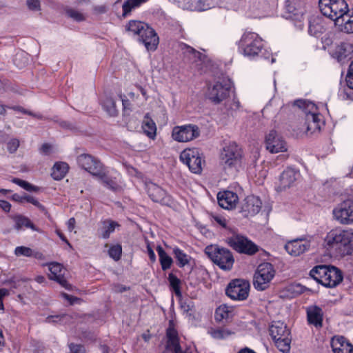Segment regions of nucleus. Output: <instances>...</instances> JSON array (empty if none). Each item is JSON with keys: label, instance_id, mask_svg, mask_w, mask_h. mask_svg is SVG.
I'll use <instances>...</instances> for the list:
<instances>
[{"label": "nucleus", "instance_id": "f257e3e1", "mask_svg": "<svg viewBox=\"0 0 353 353\" xmlns=\"http://www.w3.org/2000/svg\"><path fill=\"white\" fill-rule=\"evenodd\" d=\"M126 30L139 36V41L143 43L148 50L154 51L159 44V37L154 30L147 23L140 21H130Z\"/></svg>", "mask_w": 353, "mask_h": 353}, {"label": "nucleus", "instance_id": "f03ea898", "mask_svg": "<svg viewBox=\"0 0 353 353\" xmlns=\"http://www.w3.org/2000/svg\"><path fill=\"white\" fill-rule=\"evenodd\" d=\"M205 253L221 270L228 271L232 268L234 259L228 249L220 248L216 245H210L205 248Z\"/></svg>", "mask_w": 353, "mask_h": 353}, {"label": "nucleus", "instance_id": "7ed1b4c3", "mask_svg": "<svg viewBox=\"0 0 353 353\" xmlns=\"http://www.w3.org/2000/svg\"><path fill=\"white\" fill-rule=\"evenodd\" d=\"M270 334L279 351L288 353L290 350V331L287 325L281 321L274 322L269 329Z\"/></svg>", "mask_w": 353, "mask_h": 353}, {"label": "nucleus", "instance_id": "20e7f679", "mask_svg": "<svg viewBox=\"0 0 353 353\" xmlns=\"http://www.w3.org/2000/svg\"><path fill=\"white\" fill-rule=\"evenodd\" d=\"M319 6L324 16L335 21L344 17L348 11L345 0H319Z\"/></svg>", "mask_w": 353, "mask_h": 353}, {"label": "nucleus", "instance_id": "39448f33", "mask_svg": "<svg viewBox=\"0 0 353 353\" xmlns=\"http://www.w3.org/2000/svg\"><path fill=\"white\" fill-rule=\"evenodd\" d=\"M239 48L245 56L255 57L262 50L263 45L262 39L255 32H245L239 43Z\"/></svg>", "mask_w": 353, "mask_h": 353}, {"label": "nucleus", "instance_id": "423d86ee", "mask_svg": "<svg viewBox=\"0 0 353 353\" xmlns=\"http://www.w3.org/2000/svg\"><path fill=\"white\" fill-rule=\"evenodd\" d=\"M275 275L273 265L270 263H261L254 275L253 285L257 290L263 291L269 288Z\"/></svg>", "mask_w": 353, "mask_h": 353}, {"label": "nucleus", "instance_id": "0eeeda50", "mask_svg": "<svg viewBox=\"0 0 353 353\" xmlns=\"http://www.w3.org/2000/svg\"><path fill=\"white\" fill-rule=\"evenodd\" d=\"M227 243L235 251L241 254L252 256L259 251V246L241 234H235L228 237Z\"/></svg>", "mask_w": 353, "mask_h": 353}, {"label": "nucleus", "instance_id": "6e6552de", "mask_svg": "<svg viewBox=\"0 0 353 353\" xmlns=\"http://www.w3.org/2000/svg\"><path fill=\"white\" fill-rule=\"evenodd\" d=\"M231 88V81L223 79L208 86L207 97L213 103L219 104L229 97Z\"/></svg>", "mask_w": 353, "mask_h": 353}, {"label": "nucleus", "instance_id": "1a4fd4ad", "mask_svg": "<svg viewBox=\"0 0 353 353\" xmlns=\"http://www.w3.org/2000/svg\"><path fill=\"white\" fill-rule=\"evenodd\" d=\"M332 215L340 224H353V199H347L339 203L333 209Z\"/></svg>", "mask_w": 353, "mask_h": 353}, {"label": "nucleus", "instance_id": "9d476101", "mask_svg": "<svg viewBox=\"0 0 353 353\" xmlns=\"http://www.w3.org/2000/svg\"><path fill=\"white\" fill-rule=\"evenodd\" d=\"M242 152L235 143L225 146L221 154V161L224 168H238L241 164Z\"/></svg>", "mask_w": 353, "mask_h": 353}, {"label": "nucleus", "instance_id": "9b49d317", "mask_svg": "<svg viewBox=\"0 0 353 353\" xmlns=\"http://www.w3.org/2000/svg\"><path fill=\"white\" fill-rule=\"evenodd\" d=\"M250 283L244 279H234L231 281L226 290L225 294L234 301H244L249 295Z\"/></svg>", "mask_w": 353, "mask_h": 353}, {"label": "nucleus", "instance_id": "f8f14e48", "mask_svg": "<svg viewBox=\"0 0 353 353\" xmlns=\"http://www.w3.org/2000/svg\"><path fill=\"white\" fill-rule=\"evenodd\" d=\"M181 161L187 165L190 170L195 174H199L202 171V165L204 161L201 154L196 148L184 150L180 154Z\"/></svg>", "mask_w": 353, "mask_h": 353}, {"label": "nucleus", "instance_id": "ddd939ff", "mask_svg": "<svg viewBox=\"0 0 353 353\" xmlns=\"http://www.w3.org/2000/svg\"><path fill=\"white\" fill-rule=\"evenodd\" d=\"M200 135V130L196 125H185L174 127L172 137L178 142H188L192 141Z\"/></svg>", "mask_w": 353, "mask_h": 353}, {"label": "nucleus", "instance_id": "4468645a", "mask_svg": "<svg viewBox=\"0 0 353 353\" xmlns=\"http://www.w3.org/2000/svg\"><path fill=\"white\" fill-rule=\"evenodd\" d=\"M166 345L167 350L172 353H192L190 347H186L183 350L180 345V339L177 330L174 327L172 322H170L169 327L166 330Z\"/></svg>", "mask_w": 353, "mask_h": 353}, {"label": "nucleus", "instance_id": "2eb2a0df", "mask_svg": "<svg viewBox=\"0 0 353 353\" xmlns=\"http://www.w3.org/2000/svg\"><path fill=\"white\" fill-rule=\"evenodd\" d=\"M78 165L93 176L99 175L103 165L99 160L88 154H82L77 157Z\"/></svg>", "mask_w": 353, "mask_h": 353}, {"label": "nucleus", "instance_id": "dca6fc26", "mask_svg": "<svg viewBox=\"0 0 353 353\" xmlns=\"http://www.w3.org/2000/svg\"><path fill=\"white\" fill-rule=\"evenodd\" d=\"M145 185L147 193L154 202L168 206L172 203L171 196L160 186L152 182L147 183Z\"/></svg>", "mask_w": 353, "mask_h": 353}, {"label": "nucleus", "instance_id": "f3484780", "mask_svg": "<svg viewBox=\"0 0 353 353\" xmlns=\"http://www.w3.org/2000/svg\"><path fill=\"white\" fill-rule=\"evenodd\" d=\"M341 233L336 252L341 256L353 255V231L342 229Z\"/></svg>", "mask_w": 353, "mask_h": 353}, {"label": "nucleus", "instance_id": "a211bd4d", "mask_svg": "<svg viewBox=\"0 0 353 353\" xmlns=\"http://www.w3.org/2000/svg\"><path fill=\"white\" fill-rule=\"evenodd\" d=\"M262 202L257 196H248L241 204L240 212L244 217L252 216L259 212Z\"/></svg>", "mask_w": 353, "mask_h": 353}, {"label": "nucleus", "instance_id": "6ab92c4d", "mask_svg": "<svg viewBox=\"0 0 353 353\" xmlns=\"http://www.w3.org/2000/svg\"><path fill=\"white\" fill-rule=\"evenodd\" d=\"M266 149L271 153L287 150L285 141L275 130H271L265 137Z\"/></svg>", "mask_w": 353, "mask_h": 353}, {"label": "nucleus", "instance_id": "aec40b11", "mask_svg": "<svg viewBox=\"0 0 353 353\" xmlns=\"http://www.w3.org/2000/svg\"><path fill=\"white\" fill-rule=\"evenodd\" d=\"M48 269L50 272L49 274L50 279L57 281L61 287L66 290H71V285L68 283L64 277L65 270L60 263L57 262L50 263L48 265Z\"/></svg>", "mask_w": 353, "mask_h": 353}, {"label": "nucleus", "instance_id": "412c9836", "mask_svg": "<svg viewBox=\"0 0 353 353\" xmlns=\"http://www.w3.org/2000/svg\"><path fill=\"white\" fill-rule=\"evenodd\" d=\"M294 105L302 109L305 112L306 121H319V124H320L319 114L316 113V107L314 103L298 99L294 101Z\"/></svg>", "mask_w": 353, "mask_h": 353}, {"label": "nucleus", "instance_id": "4be33fe9", "mask_svg": "<svg viewBox=\"0 0 353 353\" xmlns=\"http://www.w3.org/2000/svg\"><path fill=\"white\" fill-rule=\"evenodd\" d=\"M219 205L227 210L233 209L236 207L239 201L237 194L232 191L220 192L217 194Z\"/></svg>", "mask_w": 353, "mask_h": 353}, {"label": "nucleus", "instance_id": "5701e85b", "mask_svg": "<svg viewBox=\"0 0 353 353\" xmlns=\"http://www.w3.org/2000/svg\"><path fill=\"white\" fill-rule=\"evenodd\" d=\"M306 312L309 324L316 328L323 326V312L321 307L316 305L310 306L307 308Z\"/></svg>", "mask_w": 353, "mask_h": 353}, {"label": "nucleus", "instance_id": "b1692460", "mask_svg": "<svg viewBox=\"0 0 353 353\" xmlns=\"http://www.w3.org/2000/svg\"><path fill=\"white\" fill-rule=\"evenodd\" d=\"M343 281V275L339 269L330 266L325 279L323 280V285L327 288H334Z\"/></svg>", "mask_w": 353, "mask_h": 353}, {"label": "nucleus", "instance_id": "393cba45", "mask_svg": "<svg viewBox=\"0 0 353 353\" xmlns=\"http://www.w3.org/2000/svg\"><path fill=\"white\" fill-rule=\"evenodd\" d=\"M334 353H353V345L343 336L334 337L331 341Z\"/></svg>", "mask_w": 353, "mask_h": 353}, {"label": "nucleus", "instance_id": "a878e982", "mask_svg": "<svg viewBox=\"0 0 353 353\" xmlns=\"http://www.w3.org/2000/svg\"><path fill=\"white\" fill-rule=\"evenodd\" d=\"M299 174L294 170L289 168L284 170L280 176V190H284L291 187L296 181Z\"/></svg>", "mask_w": 353, "mask_h": 353}, {"label": "nucleus", "instance_id": "bb28decb", "mask_svg": "<svg viewBox=\"0 0 353 353\" xmlns=\"http://www.w3.org/2000/svg\"><path fill=\"white\" fill-rule=\"evenodd\" d=\"M310 245L301 240H294L288 242L285 245V249L292 256H299L305 252Z\"/></svg>", "mask_w": 353, "mask_h": 353}, {"label": "nucleus", "instance_id": "cd10ccee", "mask_svg": "<svg viewBox=\"0 0 353 353\" xmlns=\"http://www.w3.org/2000/svg\"><path fill=\"white\" fill-rule=\"evenodd\" d=\"M95 176L98 177L101 183L107 188L114 192H119L121 190V187L117 182V179L106 174L103 171V168L99 172V174Z\"/></svg>", "mask_w": 353, "mask_h": 353}, {"label": "nucleus", "instance_id": "c85d7f7f", "mask_svg": "<svg viewBox=\"0 0 353 353\" xmlns=\"http://www.w3.org/2000/svg\"><path fill=\"white\" fill-rule=\"evenodd\" d=\"M341 231V228H336L330 230L327 234L325 239V243L327 249L336 251V248H339V240L341 238V234H342Z\"/></svg>", "mask_w": 353, "mask_h": 353}, {"label": "nucleus", "instance_id": "c756f323", "mask_svg": "<svg viewBox=\"0 0 353 353\" xmlns=\"http://www.w3.org/2000/svg\"><path fill=\"white\" fill-rule=\"evenodd\" d=\"M119 226L120 225L117 222L111 219H106L101 223V227L99 229V236L104 239H107L115 230V228Z\"/></svg>", "mask_w": 353, "mask_h": 353}, {"label": "nucleus", "instance_id": "7c9ffc66", "mask_svg": "<svg viewBox=\"0 0 353 353\" xmlns=\"http://www.w3.org/2000/svg\"><path fill=\"white\" fill-rule=\"evenodd\" d=\"M330 267L325 265L315 266L310 270V275L319 283L323 285V280L325 279Z\"/></svg>", "mask_w": 353, "mask_h": 353}, {"label": "nucleus", "instance_id": "2f4dec72", "mask_svg": "<svg viewBox=\"0 0 353 353\" xmlns=\"http://www.w3.org/2000/svg\"><path fill=\"white\" fill-rule=\"evenodd\" d=\"M353 52V45L349 42H341L335 50V54L339 61L346 58Z\"/></svg>", "mask_w": 353, "mask_h": 353}, {"label": "nucleus", "instance_id": "473e14b6", "mask_svg": "<svg viewBox=\"0 0 353 353\" xmlns=\"http://www.w3.org/2000/svg\"><path fill=\"white\" fill-rule=\"evenodd\" d=\"M325 30L322 21L319 18H312L309 21L308 32L310 35L318 37Z\"/></svg>", "mask_w": 353, "mask_h": 353}, {"label": "nucleus", "instance_id": "72a5a7b5", "mask_svg": "<svg viewBox=\"0 0 353 353\" xmlns=\"http://www.w3.org/2000/svg\"><path fill=\"white\" fill-rule=\"evenodd\" d=\"M157 251L159 256V262L161 269L165 271L171 268L173 259L170 256L161 245L157 247Z\"/></svg>", "mask_w": 353, "mask_h": 353}, {"label": "nucleus", "instance_id": "f704fd0d", "mask_svg": "<svg viewBox=\"0 0 353 353\" xmlns=\"http://www.w3.org/2000/svg\"><path fill=\"white\" fill-rule=\"evenodd\" d=\"M68 170V165L66 163H56L52 169L51 176L55 180H61L65 176Z\"/></svg>", "mask_w": 353, "mask_h": 353}, {"label": "nucleus", "instance_id": "c9c22d12", "mask_svg": "<svg viewBox=\"0 0 353 353\" xmlns=\"http://www.w3.org/2000/svg\"><path fill=\"white\" fill-rule=\"evenodd\" d=\"M173 254L179 268H183L189 264L191 257L179 248H174Z\"/></svg>", "mask_w": 353, "mask_h": 353}, {"label": "nucleus", "instance_id": "e433bc0d", "mask_svg": "<svg viewBox=\"0 0 353 353\" xmlns=\"http://www.w3.org/2000/svg\"><path fill=\"white\" fill-rule=\"evenodd\" d=\"M144 133L150 138L154 139L156 136L157 127L155 123L150 118L145 117L142 125Z\"/></svg>", "mask_w": 353, "mask_h": 353}, {"label": "nucleus", "instance_id": "4c0bfd02", "mask_svg": "<svg viewBox=\"0 0 353 353\" xmlns=\"http://www.w3.org/2000/svg\"><path fill=\"white\" fill-rule=\"evenodd\" d=\"M103 110L111 117H115L118 114L115 101L111 97H105L102 101Z\"/></svg>", "mask_w": 353, "mask_h": 353}, {"label": "nucleus", "instance_id": "58836bf2", "mask_svg": "<svg viewBox=\"0 0 353 353\" xmlns=\"http://www.w3.org/2000/svg\"><path fill=\"white\" fill-rule=\"evenodd\" d=\"M147 0H127V1H125L122 6V9H123L122 16L123 17H126L131 12V11L133 9L138 8L139 6H141V3L145 2Z\"/></svg>", "mask_w": 353, "mask_h": 353}, {"label": "nucleus", "instance_id": "ea45409f", "mask_svg": "<svg viewBox=\"0 0 353 353\" xmlns=\"http://www.w3.org/2000/svg\"><path fill=\"white\" fill-rule=\"evenodd\" d=\"M30 228L34 231H39V229L30 221V219L23 216H19L16 218V229L20 230L22 228Z\"/></svg>", "mask_w": 353, "mask_h": 353}, {"label": "nucleus", "instance_id": "a19ab883", "mask_svg": "<svg viewBox=\"0 0 353 353\" xmlns=\"http://www.w3.org/2000/svg\"><path fill=\"white\" fill-rule=\"evenodd\" d=\"M209 334L211 336L215 339H224L232 335V332L229 330L220 327L217 329H211L209 331Z\"/></svg>", "mask_w": 353, "mask_h": 353}, {"label": "nucleus", "instance_id": "79ce46f5", "mask_svg": "<svg viewBox=\"0 0 353 353\" xmlns=\"http://www.w3.org/2000/svg\"><path fill=\"white\" fill-rule=\"evenodd\" d=\"M342 18L344 23L340 26L341 31L347 34L353 33V14L350 16L346 14Z\"/></svg>", "mask_w": 353, "mask_h": 353}, {"label": "nucleus", "instance_id": "37998d69", "mask_svg": "<svg viewBox=\"0 0 353 353\" xmlns=\"http://www.w3.org/2000/svg\"><path fill=\"white\" fill-rule=\"evenodd\" d=\"M168 281L171 288L173 289L175 294L180 296L181 295V280L176 277L174 274L170 273L168 275Z\"/></svg>", "mask_w": 353, "mask_h": 353}, {"label": "nucleus", "instance_id": "c03bdc74", "mask_svg": "<svg viewBox=\"0 0 353 353\" xmlns=\"http://www.w3.org/2000/svg\"><path fill=\"white\" fill-rule=\"evenodd\" d=\"M28 62L27 54L24 52H20L16 54L14 59V63L16 66L20 69L24 68Z\"/></svg>", "mask_w": 353, "mask_h": 353}, {"label": "nucleus", "instance_id": "a18cd8bd", "mask_svg": "<svg viewBox=\"0 0 353 353\" xmlns=\"http://www.w3.org/2000/svg\"><path fill=\"white\" fill-rule=\"evenodd\" d=\"M122 246L120 244L111 245L108 250V254L114 261H119L121 257Z\"/></svg>", "mask_w": 353, "mask_h": 353}, {"label": "nucleus", "instance_id": "49530a36", "mask_svg": "<svg viewBox=\"0 0 353 353\" xmlns=\"http://www.w3.org/2000/svg\"><path fill=\"white\" fill-rule=\"evenodd\" d=\"M181 307L189 316H193L195 312V307L194 302L191 300L182 301L181 303Z\"/></svg>", "mask_w": 353, "mask_h": 353}, {"label": "nucleus", "instance_id": "de8ad7c7", "mask_svg": "<svg viewBox=\"0 0 353 353\" xmlns=\"http://www.w3.org/2000/svg\"><path fill=\"white\" fill-rule=\"evenodd\" d=\"M12 182L17 184L27 191L37 192L39 190V187L34 186L31 183L18 178H14L12 179Z\"/></svg>", "mask_w": 353, "mask_h": 353}, {"label": "nucleus", "instance_id": "09e8293b", "mask_svg": "<svg viewBox=\"0 0 353 353\" xmlns=\"http://www.w3.org/2000/svg\"><path fill=\"white\" fill-rule=\"evenodd\" d=\"M14 254L17 256H32L33 250L28 247L18 246L14 250Z\"/></svg>", "mask_w": 353, "mask_h": 353}, {"label": "nucleus", "instance_id": "8fccbe9b", "mask_svg": "<svg viewBox=\"0 0 353 353\" xmlns=\"http://www.w3.org/2000/svg\"><path fill=\"white\" fill-rule=\"evenodd\" d=\"M66 14L69 17L74 19L77 21H81L85 20L83 14L76 10L68 9L66 10Z\"/></svg>", "mask_w": 353, "mask_h": 353}, {"label": "nucleus", "instance_id": "3c124183", "mask_svg": "<svg viewBox=\"0 0 353 353\" xmlns=\"http://www.w3.org/2000/svg\"><path fill=\"white\" fill-rule=\"evenodd\" d=\"M186 52L188 53L192 57V59H193L194 61L195 62L197 61H202L203 59L204 58V55L202 53H201L199 51H196V50L190 46L187 47Z\"/></svg>", "mask_w": 353, "mask_h": 353}, {"label": "nucleus", "instance_id": "603ef678", "mask_svg": "<svg viewBox=\"0 0 353 353\" xmlns=\"http://www.w3.org/2000/svg\"><path fill=\"white\" fill-rule=\"evenodd\" d=\"M225 106L228 110L236 111L240 108L241 104L238 99L234 97L230 102L225 103Z\"/></svg>", "mask_w": 353, "mask_h": 353}, {"label": "nucleus", "instance_id": "864d4df0", "mask_svg": "<svg viewBox=\"0 0 353 353\" xmlns=\"http://www.w3.org/2000/svg\"><path fill=\"white\" fill-rule=\"evenodd\" d=\"M305 288L301 284H293L288 287V291L294 294V296L301 294L304 292Z\"/></svg>", "mask_w": 353, "mask_h": 353}, {"label": "nucleus", "instance_id": "5fc2aeb1", "mask_svg": "<svg viewBox=\"0 0 353 353\" xmlns=\"http://www.w3.org/2000/svg\"><path fill=\"white\" fill-rule=\"evenodd\" d=\"M19 146V141L17 139H12L7 143L8 150L10 153L15 152Z\"/></svg>", "mask_w": 353, "mask_h": 353}, {"label": "nucleus", "instance_id": "6e6d98bb", "mask_svg": "<svg viewBox=\"0 0 353 353\" xmlns=\"http://www.w3.org/2000/svg\"><path fill=\"white\" fill-rule=\"evenodd\" d=\"M69 348L71 353H85V350L83 345L80 344L70 343Z\"/></svg>", "mask_w": 353, "mask_h": 353}, {"label": "nucleus", "instance_id": "4d7b16f0", "mask_svg": "<svg viewBox=\"0 0 353 353\" xmlns=\"http://www.w3.org/2000/svg\"><path fill=\"white\" fill-rule=\"evenodd\" d=\"M347 85L350 88L353 89V61L349 67V70L346 77Z\"/></svg>", "mask_w": 353, "mask_h": 353}, {"label": "nucleus", "instance_id": "13d9d810", "mask_svg": "<svg viewBox=\"0 0 353 353\" xmlns=\"http://www.w3.org/2000/svg\"><path fill=\"white\" fill-rule=\"evenodd\" d=\"M212 220L216 221L217 224L221 226L223 228H225L227 226V220L222 216L212 214L211 215Z\"/></svg>", "mask_w": 353, "mask_h": 353}, {"label": "nucleus", "instance_id": "bf43d9fd", "mask_svg": "<svg viewBox=\"0 0 353 353\" xmlns=\"http://www.w3.org/2000/svg\"><path fill=\"white\" fill-rule=\"evenodd\" d=\"M307 130L308 132H311V133H314L316 131L320 130V124H319V121H307Z\"/></svg>", "mask_w": 353, "mask_h": 353}, {"label": "nucleus", "instance_id": "052dcab7", "mask_svg": "<svg viewBox=\"0 0 353 353\" xmlns=\"http://www.w3.org/2000/svg\"><path fill=\"white\" fill-rule=\"evenodd\" d=\"M70 319V316L67 314L62 315H57V316H50L48 317V321L49 322L57 323L61 321H64V320H68Z\"/></svg>", "mask_w": 353, "mask_h": 353}, {"label": "nucleus", "instance_id": "680f3d73", "mask_svg": "<svg viewBox=\"0 0 353 353\" xmlns=\"http://www.w3.org/2000/svg\"><path fill=\"white\" fill-rule=\"evenodd\" d=\"M27 5L30 10L38 11L41 9L40 1L39 0H27Z\"/></svg>", "mask_w": 353, "mask_h": 353}, {"label": "nucleus", "instance_id": "e2e57ef3", "mask_svg": "<svg viewBox=\"0 0 353 353\" xmlns=\"http://www.w3.org/2000/svg\"><path fill=\"white\" fill-rule=\"evenodd\" d=\"M299 0H286L285 6L287 10L290 13H294L295 8L292 6V4H295Z\"/></svg>", "mask_w": 353, "mask_h": 353}, {"label": "nucleus", "instance_id": "0e129e2a", "mask_svg": "<svg viewBox=\"0 0 353 353\" xmlns=\"http://www.w3.org/2000/svg\"><path fill=\"white\" fill-rule=\"evenodd\" d=\"M147 252H148V254L150 261L153 263L155 262L156 261V255L149 243L147 244Z\"/></svg>", "mask_w": 353, "mask_h": 353}, {"label": "nucleus", "instance_id": "69168bd1", "mask_svg": "<svg viewBox=\"0 0 353 353\" xmlns=\"http://www.w3.org/2000/svg\"><path fill=\"white\" fill-rule=\"evenodd\" d=\"M0 208L5 212H9L11 208V205L9 202L6 201L0 200Z\"/></svg>", "mask_w": 353, "mask_h": 353}, {"label": "nucleus", "instance_id": "338daca9", "mask_svg": "<svg viewBox=\"0 0 353 353\" xmlns=\"http://www.w3.org/2000/svg\"><path fill=\"white\" fill-rule=\"evenodd\" d=\"M62 295L66 300H68L70 302L71 305H73L77 301H79V299L77 297L70 296L66 293H63Z\"/></svg>", "mask_w": 353, "mask_h": 353}, {"label": "nucleus", "instance_id": "774afa93", "mask_svg": "<svg viewBox=\"0 0 353 353\" xmlns=\"http://www.w3.org/2000/svg\"><path fill=\"white\" fill-rule=\"evenodd\" d=\"M25 194L23 196H21L18 194H14L12 196V200L17 201L19 203H23L25 201Z\"/></svg>", "mask_w": 353, "mask_h": 353}]
</instances>
